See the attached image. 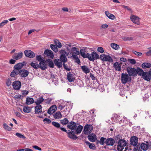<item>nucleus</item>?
Returning <instances> with one entry per match:
<instances>
[{"label": "nucleus", "mask_w": 151, "mask_h": 151, "mask_svg": "<svg viewBox=\"0 0 151 151\" xmlns=\"http://www.w3.org/2000/svg\"><path fill=\"white\" fill-rule=\"evenodd\" d=\"M138 138L136 136H133L130 139V144L131 145L136 146L134 148V151H142L140 148V144L138 143Z\"/></svg>", "instance_id": "obj_1"}, {"label": "nucleus", "mask_w": 151, "mask_h": 151, "mask_svg": "<svg viewBox=\"0 0 151 151\" xmlns=\"http://www.w3.org/2000/svg\"><path fill=\"white\" fill-rule=\"evenodd\" d=\"M23 67V65L21 63L15 65L14 67V69L11 72L10 76L11 77H14L17 75L16 72H19V70H21V68Z\"/></svg>", "instance_id": "obj_2"}, {"label": "nucleus", "mask_w": 151, "mask_h": 151, "mask_svg": "<svg viewBox=\"0 0 151 151\" xmlns=\"http://www.w3.org/2000/svg\"><path fill=\"white\" fill-rule=\"evenodd\" d=\"M121 81L122 83L125 84L126 83L130 82L131 79L129 77L127 73H122L121 74Z\"/></svg>", "instance_id": "obj_3"}, {"label": "nucleus", "mask_w": 151, "mask_h": 151, "mask_svg": "<svg viewBox=\"0 0 151 151\" xmlns=\"http://www.w3.org/2000/svg\"><path fill=\"white\" fill-rule=\"evenodd\" d=\"M100 57L101 60L103 61H108L110 63L113 62V60L112 58L109 55L102 54L100 55Z\"/></svg>", "instance_id": "obj_4"}, {"label": "nucleus", "mask_w": 151, "mask_h": 151, "mask_svg": "<svg viewBox=\"0 0 151 151\" xmlns=\"http://www.w3.org/2000/svg\"><path fill=\"white\" fill-rule=\"evenodd\" d=\"M17 75L19 74L22 78H25L28 76L29 74V72L26 70L22 69L20 70L19 72H16Z\"/></svg>", "instance_id": "obj_5"}, {"label": "nucleus", "mask_w": 151, "mask_h": 151, "mask_svg": "<svg viewBox=\"0 0 151 151\" xmlns=\"http://www.w3.org/2000/svg\"><path fill=\"white\" fill-rule=\"evenodd\" d=\"M93 130V127L91 125L86 124L84 128L83 132L85 134H88L91 133Z\"/></svg>", "instance_id": "obj_6"}, {"label": "nucleus", "mask_w": 151, "mask_h": 151, "mask_svg": "<svg viewBox=\"0 0 151 151\" xmlns=\"http://www.w3.org/2000/svg\"><path fill=\"white\" fill-rule=\"evenodd\" d=\"M38 67L42 70H45L47 68V64L45 60H42L39 62L38 64Z\"/></svg>", "instance_id": "obj_7"}, {"label": "nucleus", "mask_w": 151, "mask_h": 151, "mask_svg": "<svg viewBox=\"0 0 151 151\" xmlns=\"http://www.w3.org/2000/svg\"><path fill=\"white\" fill-rule=\"evenodd\" d=\"M127 71L129 76H134L136 75V69L132 68L131 67H128L127 68Z\"/></svg>", "instance_id": "obj_8"}, {"label": "nucleus", "mask_w": 151, "mask_h": 151, "mask_svg": "<svg viewBox=\"0 0 151 151\" xmlns=\"http://www.w3.org/2000/svg\"><path fill=\"white\" fill-rule=\"evenodd\" d=\"M142 78L147 81H149L151 79V75L149 71L145 72L143 74Z\"/></svg>", "instance_id": "obj_9"}, {"label": "nucleus", "mask_w": 151, "mask_h": 151, "mask_svg": "<svg viewBox=\"0 0 151 151\" xmlns=\"http://www.w3.org/2000/svg\"><path fill=\"white\" fill-rule=\"evenodd\" d=\"M24 54L27 57L29 58H33L35 56L34 53L30 50H27L24 52Z\"/></svg>", "instance_id": "obj_10"}, {"label": "nucleus", "mask_w": 151, "mask_h": 151, "mask_svg": "<svg viewBox=\"0 0 151 151\" xmlns=\"http://www.w3.org/2000/svg\"><path fill=\"white\" fill-rule=\"evenodd\" d=\"M77 127L76 123L73 122H70L69 124L67 126L68 128L71 129V131H75L77 128Z\"/></svg>", "instance_id": "obj_11"}, {"label": "nucleus", "mask_w": 151, "mask_h": 151, "mask_svg": "<svg viewBox=\"0 0 151 151\" xmlns=\"http://www.w3.org/2000/svg\"><path fill=\"white\" fill-rule=\"evenodd\" d=\"M118 145H117V150L119 151V147H120L121 148L124 147L126 146L127 145V142L124 139H122L120 140L118 142Z\"/></svg>", "instance_id": "obj_12"}, {"label": "nucleus", "mask_w": 151, "mask_h": 151, "mask_svg": "<svg viewBox=\"0 0 151 151\" xmlns=\"http://www.w3.org/2000/svg\"><path fill=\"white\" fill-rule=\"evenodd\" d=\"M12 85L14 89L19 90L21 86V83L19 81H15L13 82Z\"/></svg>", "instance_id": "obj_13"}, {"label": "nucleus", "mask_w": 151, "mask_h": 151, "mask_svg": "<svg viewBox=\"0 0 151 151\" xmlns=\"http://www.w3.org/2000/svg\"><path fill=\"white\" fill-rule=\"evenodd\" d=\"M67 79L69 82H73L75 80V78L74 74L69 72L67 73Z\"/></svg>", "instance_id": "obj_14"}, {"label": "nucleus", "mask_w": 151, "mask_h": 151, "mask_svg": "<svg viewBox=\"0 0 151 151\" xmlns=\"http://www.w3.org/2000/svg\"><path fill=\"white\" fill-rule=\"evenodd\" d=\"M23 53L22 52H19L17 53H14L12 56V58L16 60H19L22 58L23 56Z\"/></svg>", "instance_id": "obj_15"}, {"label": "nucleus", "mask_w": 151, "mask_h": 151, "mask_svg": "<svg viewBox=\"0 0 151 151\" xmlns=\"http://www.w3.org/2000/svg\"><path fill=\"white\" fill-rule=\"evenodd\" d=\"M44 54L51 58L52 59L54 57V54L53 52L50 50L46 49L44 52Z\"/></svg>", "instance_id": "obj_16"}, {"label": "nucleus", "mask_w": 151, "mask_h": 151, "mask_svg": "<svg viewBox=\"0 0 151 151\" xmlns=\"http://www.w3.org/2000/svg\"><path fill=\"white\" fill-rule=\"evenodd\" d=\"M132 21L134 23L137 24H139L140 23L139 21V18L135 15H132L130 17Z\"/></svg>", "instance_id": "obj_17"}, {"label": "nucleus", "mask_w": 151, "mask_h": 151, "mask_svg": "<svg viewBox=\"0 0 151 151\" xmlns=\"http://www.w3.org/2000/svg\"><path fill=\"white\" fill-rule=\"evenodd\" d=\"M62 63L63 62L62 61L58 59H55L54 60V63L55 65L58 68L62 67L63 65Z\"/></svg>", "instance_id": "obj_18"}, {"label": "nucleus", "mask_w": 151, "mask_h": 151, "mask_svg": "<svg viewBox=\"0 0 151 151\" xmlns=\"http://www.w3.org/2000/svg\"><path fill=\"white\" fill-rule=\"evenodd\" d=\"M105 142L107 145L113 146L115 143V140L113 138H108L105 141Z\"/></svg>", "instance_id": "obj_19"}, {"label": "nucleus", "mask_w": 151, "mask_h": 151, "mask_svg": "<svg viewBox=\"0 0 151 151\" xmlns=\"http://www.w3.org/2000/svg\"><path fill=\"white\" fill-rule=\"evenodd\" d=\"M42 106L41 105H37L35 108V114H39L42 112Z\"/></svg>", "instance_id": "obj_20"}, {"label": "nucleus", "mask_w": 151, "mask_h": 151, "mask_svg": "<svg viewBox=\"0 0 151 151\" xmlns=\"http://www.w3.org/2000/svg\"><path fill=\"white\" fill-rule=\"evenodd\" d=\"M83 127L81 125L78 126L77 127V128L75 130L72 131L73 134H80L81 132L83 129Z\"/></svg>", "instance_id": "obj_21"}, {"label": "nucleus", "mask_w": 151, "mask_h": 151, "mask_svg": "<svg viewBox=\"0 0 151 151\" xmlns=\"http://www.w3.org/2000/svg\"><path fill=\"white\" fill-rule=\"evenodd\" d=\"M95 52H92L91 54L88 53V57L87 58H88L89 60L93 61L95 60Z\"/></svg>", "instance_id": "obj_22"}, {"label": "nucleus", "mask_w": 151, "mask_h": 151, "mask_svg": "<svg viewBox=\"0 0 151 151\" xmlns=\"http://www.w3.org/2000/svg\"><path fill=\"white\" fill-rule=\"evenodd\" d=\"M113 66L116 70L120 71L121 70V68L120 65L118 62H116L114 63Z\"/></svg>", "instance_id": "obj_23"}, {"label": "nucleus", "mask_w": 151, "mask_h": 151, "mask_svg": "<svg viewBox=\"0 0 151 151\" xmlns=\"http://www.w3.org/2000/svg\"><path fill=\"white\" fill-rule=\"evenodd\" d=\"M44 99L42 97H40L37 99V100L35 102L37 105H40V104L44 101Z\"/></svg>", "instance_id": "obj_24"}, {"label": "nucleus", "mask_w": 151, "mask_h": 151, "mask_svg": "<svg viewBox=\"0 0 151 151\" xmlns=\"http://www.w3.org/2000/svg\"><path fill=\"white\" fill-rule=\"evenodd\" d=\"M34 102V101L32 98L28 97L26 99V104L27 105L32 104Z\"/></svg>", "instance_id": "obj_25"}, {"label": "nucleus", "mask_w": 151, "mask_h": 151, "mask_svg": "<svg viewBox=\"0 0 151 151\" xmlns=\"http://www.w3.org/2000/svg\"><path fill=\"white\" fill-rule=\"evenodd\" d=\"M88 137L89 140L91 142H94L97 140L96 135H89Z\"/></svg>", "instance_id": "obj_26"}, {"label": "nucleus", "mask_w": 151, "mask_h": 151, "mask_svg": "<svg viewBox=\"0 0 151 151\" xmlns=\"http://www.w3.org/2000/svg\"><path fill=\"white\" fill-rule=\"evenodd\" d=\"M86 50L85 49H82L80 50V54L84 58H87L88 57V53L85 54Z\"/></svg>", "instance_id": "obj_27"}, {"label": "nucleus", "mask_w": 151, "mask_h": 151, "mask_svg": "<svg viewBox=\"0 0 151 151\" xmlns=\"http://www.w3.org/2000/svg\"><path fill=\"white\" fill-rule=\"evenodd\" d=\"M141 149L143 150L146 151L147 150L149 147L148 145L144 143H142L140 145Z\"/></svg>", "instance_id": "obj_28"}, {"label": "nucleus", "mask_w": 151, "mask_h": 151, "mask_svg": "<svg viewBox=\"0 0 151 151\" xmlns=\"http://www.w3.org/2000/svg\"><path fill=\"white\" fill-rule=\"evenodd\" d=\"M142 67L143 69L150 68L151 67V64L148 63H144L142 64Z\"/></svg>", "instance_id": "obj_29"}, {"label": "nucleus", "mask_w": 151, "mask_h": 151, "mask_svg": "<svg viewBox=\"0 0 151 151\" xmlns=\"http://www.w3.org/2000/svg\"><path fill=\"white\" fill-rule=\"evenodd\" d=\"M136 71L137 72H136V75L137 74H138L139 76H142V75L145 72H144L142 69L140 68L139 67L137 68Z\"/></svg>", "instance_id": "obj_30"}, {"label": "nucleus", "mask_w": 151, "mask_h": 151, "mask_svg": "<svg viewBox=\"0 0 151 151\" xmlns=\"http://www.w3.org/2000/svg\"><path fill=\"white\" fill-rule=\"evenodd\" d=\"M107 139L105 138L102 137L100 139V140L99 141L98 140L97 144H98L99 143L101 145H103L105 143V141Z\"/></svg>", "instance_id": "obj_31"}, {"label": "nucleus", "mask_w": 151, "mask_h": 151, "mask_svg": "<svg viewBox=\"0 0 151 151\" xmlns=\"http://www.w3.org/2000/svg\"><path fill=\"white\" fill-rule=\"evenodd\" d=\"M54 117L56 119H59L62 117V115L61 113L59 112H56L54 115Z\"/></svg>", "instance_id": "obj_32"}, {"label": "nucleus", "mask_w": 151, "mask_h": 151, "mask_svg": "<svg viewBox=\"0 0 151 151\" xmlns=\"http://www.w3.org/2000/svg\"><path fill=\"white\" fill-rule=\"evenodd\" d=\"M23 111L26 113L30 112L31 111V108L27 106H24L23 108Z\"/></svg>", "instance_id": "obj_33"}, {"label": "nucleus", "mask_w": 151, "mask_h": 151, "mask_svg": "<svg viewBox=\"0 0 151 151\" xmlns=\"http://www.w3.org/2000/svg\"><path fill=\"white\" fill-rule=\"evenodd\" d=\"M105 13L106 15L109 18L111 19H114L115 18V16L114 15L110 14L108 11H106Z\"/></svg>", "instance_id": "obj_34"}, {"label": "nucleus", "mask_w": 151, "mask_h": 151, "mask_svg": "<svg viewBox=\"0 0 151 151\" xmlns=\"http://www.w3.org/2000/svg\"><path fill=\"white\" fill-rule=\"evenodd\" d=\"M81 68L83 71L85 73H87L89 72V70L87 66L86 65H83L81 66Z\"/></svg>", "instance_id": "obj_35"}, {"label": "nucleus", "mask_w": 151, "mask_h": 151, "mask_svg": "<svg viewBox=\"0 0 151 151\" xmlns=\"http://www.w3.org/2000/svg\"><path fill=\"white\" fill-rule=\"evenodd\" d=\"M67 55H60V60L63 63H65L67 61Z\"/></svg>", "instance_id": "obj_36"}, {"label": "nucleus", "mask_w": 151, "mask_h": 151, "mask_svg": "<svg viewBox=\"0 0 151 151\" xmlns=\"http://www.w3.org/2000/svg\"><path fill=\"white\" fill-rule=\"evenodd\" d=\"M50 47L51 49L55 52H57L58 51L57 47L55 45L51 44Z\"/></svg>", "instance_id": "obj_37"}, {"label": "nucleus", "mask_w": 151, "mask_h": 151, "mask_svg": "<svg viewBox=\"0 0 151 151\" xmlns=\"http://www.w3.org/2000/svg\"><path fill=\"white\" fill-rule=\"evenodd\" d=\"M111 46L113 48L116 50H118L119 48V45H117L116 44L114 43H111Z\"/></svg>", "instance_id": "obj_38"}, {"label": "nucleus", "mask_w": 151, "mask_h": 151, "mask_svg": "<svg viewBox=\"0 0 151 151\" xmlns=\"http://www.w3.org/2000/svg\"><path fill=\"white\" fill-rule=\"evenodd\" d=\"M54 42L55 45L58 47L60 48L62 47L61 43L58 40H54Z\"/></svg>", "instance_id": "obj_39"}, {"label": "nucleus", "mask_w": 151, "mask_h": 151, "mask_svg": "<svg viewBox=\"0 0 151 151\" xmlns=\"http://www.w3.org/2000/svg\"><path fill=\"white\" fill-rule=\"evenodd\" d=\"M60 121L61 124L63 125L66 124L69 122L68 120L66 118H65L64 119L60 120Z\"/></svg>", "instance_id": "obj_40"}, {"label": "nucleus", "mask_w": 151, "mask_h": 151, "mask_svg": "<svg viewBox=\"0 0 151 151\" xmlns=\"http://www.w3.org/2000/svg\"><path fill=\"white\" fill-rule=\"evenodd\" d=\"M53 106H51L48 109L47 111V113L50 114H51L55 111V110L53 109Z\"/></svg>", "instance_id": "obj_41"}, {"label": "nucleus", "mask_w": 151, "mask_h": 151, "mask_svg": "<svg viewBox=\"0 0 151 151\" xmlns=\"http://www.w3.org/2000/svg\"><path fill=\"white\" fill-rule=\"evenodd\" d=\"M30 65L32 66V67L35 69H37L38 68H39L38 64H36V63H35L32 62L31 63Z\"/></svg>", "instance_id": "obj_42"}, {"label": "nucleus", "mask_w": 151, "mask_h": 151, "mask_svg": "<svg viewBox=\"0 0 151 151\" xmlns=\"http://www.w3.org/2000/svg\"><path fill=\"white\" fill-rule=\"evenodd\" d=\"M3 127L6 130L8 131H10L12 129V128H11L9 127L7 124L5 123L4 124Z\"/></svg>", "instance_id": "obj_43"}, {"label": "nucleus", "mask_w": 151, "mask_h": 151, "mask_svg": "<svg viewBox=\"0 0 151 151\" xmlns=\"http://www.w3.org/2000/svg\"><path fill=\"white\" fill-rule=\"evenodd\" d=\"M71 50L75 51L76 52H73V54H76L77 55H79L80 53L79 51L75 47L72 48Z\"/></svg>", "instance_id": "obj_44"}, {"label": "nucleus", "mask_w": 151, "mask_h": 151, "mask_svg": "<svg viewBox=\"0 0 151 151\" xmlns=\"http://www.w3.org/2000/svg\"><path fill=\"white\" fill-rule=\"evenodd\" d=\"M52 125L56 128H58L60 127V124L58 122H52Z\"/></svg>", "instance_id": "obj_45"}, {"label": "nucleus", "mask_w": 151, "mask_h": 151, "mask_svg": "<svg viewBox=\"0 0 151 151\" xmlns=\"http://www.w3.org/2000/svg\"><path fill=\"white\" fill-rule=\"evenodd\" d=\"M14 98L15 99H18L22 100L23 98V96H22L21 95L18 94L15 95L14 96Z\"/></svg>", "instance_id": "obj_46"}, {"label": "nucleus", "mask_w": 151, "mask_h": 151, "mask_svg": "<svg viewBox=\"0 0 151 151\" xmlns=\"http://www.w3.org/2000/svg\"><path fill=\"white\" fill-rule=\"evenodd\" d=\"M43 121L45 124H50L51 123V120L47 118H45Z\"/></svg>", "instance_id": "obj_47"}, {"label": "nucleus", "mask_w": 151, "mask_h": 151, "mask_svg": "<svg viewBox=\"0 0 151 151\" xmlns=\"http://www.w3.org/2000/svg\"><path fill=\"white\" fill-rule=\"evenodd\" d=\"M48 65L51 68H53L54 67V63L53 61L51 60H49L48 62Z\"/></svg>", "instance_id": "obj_48"}, {"label": "nucleus", "mask_w": 151, "mask_h": 151, "mask_svg": "<svg viewBox=\"0 0 151 151\" xmlns=\"http://www.w3.org/2000/svg\"><path fill=\"white\" fill-rule=\"evenodd\" d=\"M123 39L124 41H130L133 40V38L131 37H124Z\"/></svg>", "instance_id": "obj_49"}, {"label": "nucleus", "mask_w": 151, "mask_h": 151, "mask_svg": "<svg viewBox=\"0 0 151 151\" xmlns=\"http://www.w3.org/2000/svg\"><path fill=\"white\" fill-rule=\"evenodd\" d=\"M122 139V137L120 135H117L115 137V139L116 141V142H117L118 141H119L120 140H121Z\"/></svg>", "instance_id": "obj_50"}, {"label": "nucleus", "mask_w": 151, "mask_h": 151, "mask_svg": "<svg viewBox=\"0 0 151 151\" xmlns=\"http://www.w3.org/2000/svg\"><path fill=\"white\" fill-rule=\"evenodd\" d=\"M8 22L7 20H4L0 24V27H3Z\"/></svg>", "instance_id": "obj_51"}, {"label": "nucleus", "mask_w": 151, "mask_h": 151, "mask_svg": "<svg viewBox=\"0 0 151 151\" xmlns=\"http://www.w3.org/2000/svg\"><path fill=\"white\" fill-rule=\"evenodd\" d=\"M60 55H68L67 52L64 50H61L60 51Z\"/></svg>", "instance_id": "obj_52"}, {"label": "nucleus", "mask_w": 151, "mask_h": 151, "mask_svg": "<svg viewBox=\"0 0 151 151\" xmlns=\"http://www.w3.org/2000/svg\"><path fill=\"white\" fill-rule=\"evenodd\" d=\"M128 61L130 63L132 64H134L136 63V61L134 59H128Z\"/></svg>", "instance_id": "obj_53"}, {"label": "nucleus", "mask_w": 151, "mask_h": 151, "mask_svg": "<svg viewBox=\"0 0 151 151\" xmlns=\"http://www.w3.org/2000/svg\"><path fill=\"white\" fill-rule=\"evenodd\" d=\"M16 135L20 138H23V139H25V137L24 135H22L21 134L19 133H16Z\"/></svg>", "instance_id": "obj_54"}, {"label": "nucleus", "mask_w": 151, "mask_h": 151, "mask_svg": "<svg viewBox=\"0 0 151 151\" xmlns=\"http://www.w3.org/2000/svg\"><path fill=\"white\" fill-rule=\"evenodd\" d=\"M132 52L135 55L137 56H141L142 55V53L141 52H138L135 51H132Z\"/></svg>", "instance_id": "obj_55"}, {"label": "nucleus", "mask_w": 151, "mask_h": 151, "mask_svg": "<svg viewBox=\"0 0 151 151\" xmlns=\"http://www.w3.org/2000/svg\"><path fill=\"white\" fill-rule=\"evenodd\" d=\"M36 60H37L40 62H41V61H42V60H43L42 58H41V55H37L36 56Z\"/></svg>", "instance_id": "obj_56"}, {"label": "nucleus", "mask_w": 151, "mask_h": 151, "mask_svg": "<svg viewBox=\"0 0 151 151\" xmlns=\"http://www.w3.org/2000/svg\"><path fill=\"white\" fill-rule=\"evenodd\" d=\"M68 132H67V133L68 134V137H69L71 139V137H72V134H73L72 132V131H70V130H68Z\"/></svg>", "instance_id": "obj_57"}, {"label": "nucleus", "mask_w": 151, "mask_h": 151, "mask_svg": "<svg viewBox=\"0 0 151 151\" xmlns=\"http://www.w3.org/2000/svg\"><path fill=\"white\" fill-rule=\"evenodd\" d=\"M97 50L101 53H102L104 52V50L103 48L100 47H98Z\"/></svg>", "instance_id": "obj_58"}, {"label": "nucleus", "mask_w": 151, "mask_h": 151, "mask_svg": "<svg viewBox=\"0 0 151 151\" xmlns=\"http://www.w3.org/2000/svg\"><path fill=\"white\" fill-rule=\"evenodd\" d=\"M89 147L90 149L92 150H94L96 148L95 145L93 144H90Z\"/></svg>", "instance_id": "obj_59"}, {"label": "nucleus", "mask_w": 151, "mask_h": 151, "mask_svg": "<svg viewBox=\"0 0 151 151\" xmlns=\"http://www.w3.org/2000/svg\"><path fill=\"white\" fill-rule=\"evenodd\" d=\"M52 100V99L51 98H48L44 100L46 104H49L50 103V102Z\"/></svg>", "instance_id": "obj_60"}, {"label": "nucleus", "mask_w": 151, "mask_h": 151, "mask_svg": "<svg viewBox=\"0 0 151 151\" xmlns=\"http://www.w3.org/2000/svg\"><path fill=\"white\" fill-rule=\"evenodd\" d=\"M72 55L70 57L71 58H73V59H75L78 57L77 55H76L75 54H73V52L72 53Z\"/></svg>", "instance_id": "obj_61"}, {"label": "nucleus", "mask_w": 151, "mask_h": 151, "mask_svg": "<svg viewBox=\"0 0 151 151\" xmlns=\"http://www.w3.org/2000/svg\"><path fill=\"white\" fill-rule=\"evenodd\" d=\"M63 66L64 68L66 70L68 71H69L70 70V69L68 68V66H67V65H66L65 64V63H63Z\"/></svg>", "instance_id": "obj_62"}, {"label": "nucleus", "mask_w": 151, "mask_h": 151, "mask_svg": "<svg viewBox=\"0 0 151 151\" xmlns=\"http://www.w3.org/2000/svg\"><path fill=\"white\" fill-rule=\"evenodd\" d=\"M29 91L24 90L22 91V94L23 96H25L28 94Z\"/></svg>", "instance_id": "obj_63"}, {"label": "nucleus", "mask_w": 151, "mask_h": 151, "mask_svg": "<svg viewBox=\"0 0 151 151\" xmlns=\"http://www.w3.org/2000/svg\"><path fill=\"white\" fill-rule=\"evenodd\" d=\"M11 80L9 79L6 82V84L7 86H9L11 85Z\"/></svg>", "instance_id": "obj_64"}]
</instances>
